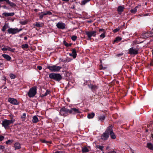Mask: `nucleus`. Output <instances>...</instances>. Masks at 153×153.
Masks as SVG:
<instances>
[{"instance_id": "4d7b16f0", "label": "nucleus", "mask_w": 153, "mask_h": 153, "mask_svg": "<svg viewBox=\"0 0 153 153\" xmlns=\"http://www.w3.org/2000/svg\"><path fill=\"white\" fill-rule=\"evenodd\" d=\"M5 1L6 2L7 1V0H0V2L3 1Z\"/></svg>"}, {"instance_id": "a211bd4d", "label": "nucleus", "mask_w": 153, "mask_h": 153, "mask_svg": "<svg viewBox=\"0 0 153 153\" xmlns=\"http://www.w3.org/2000/svg\"><path fill=\"white\" fill-rule=\"evenodd\" d=\"M72 53L73 55V57L75 59L77 55L76 53V50L75 48L73 49L72 50Z\"/></svg>"}, {"instance_id": "393cba45", "label": "nucleus", "mask_w": 153, "mask_h": 153, "mask_svg": "<svg viewBox=\"0 0 153 153\" xmlns=\"http://www.w3.org/2000/svg\"><path fill=\"white\" fill-rule=\"evenodd\" d=\"M82 152L85 153L89 152V150L87 147H84L82 148Z\"/></svg>"}, {"instance_id": "b1692460", "label": "nucleus", "mask_w": 153, "mask_h": 153, "mask_svg": "<svg viewBox=\"0 0 153 153\" xmlns=\"http://www.w3.org/2000/svg\"><path fill=\"white\" fill-rule=\"evenodd\" d=\"M15 149H18L21 148L20 145L19 143H16L14 144Z\"/></svg>"}, {"instance_id": "13d9d810", "label": "nucleus", "mask_w": 153, "mask_h": 153, "mask_svg": "<svg viewBox=\"0 0 153 153\" xmlns=\"http://www.w3.org/2000/svg\"><path fill=\"white\" fill-rule=\"evenodd\" d=\"M3 7L4 8H7V7H6V6L5 5H4V6H3Z\"/></svg>"}, {"instance_id": "a19ab883", "label": "nucleus", "mask_w": 153, "mask_h": 153, "mask_svg": "<svg viewBox=\"0 0 153 153\" xmlns=\"http://www.w3.org/2000/svg\"><path fill=\"white\" fill-rule=\"evenodd\" d=\"M35 26L38 27H40L42 26V24H40L39 23L36 22V24Z\"/></svg>"}, {"instance_id": "09e8293b", "label": "nucleus", "mask_w": 153, "mask_h": 153, "mask_svg": "<svg viewBox=\"0 0 153 153\" xmlns=\"http://www.w3.org/2000/svg\"><path fill=\"white\" fill-rule=\"evenodd\" d=\"M4 148V146L0 145V149L3 150Z\"/></svg>"}, {"instance_id": "49530a36", "label": "nucleus", "mask_w": 153, "mask_h": 153, "mask_svg": "<svg viewBox=\"0 0 153 153\" xmlns=\"http://www.w3.org/2000/svg\"><path fill=\"white\" fill-rule=\"evenodd\" d=\"M20 23L22 25H25L26 24V22L25 21L23 22H21Z\"/></svg>"}, {"instance_id": "7c9ffc66", "label": "nucleus", "mask_w": 153, "mask_h": 153, "mask_svg": "<svg viewBox=\"0 0 153 153\" xmlns=\"http://www.w3.org/2000/svg\"><path fill=\"white\" fill-rule=\"evenodd\" d=\"M29 47L28 45L27 44H25L22 45L21 46V47L22 48H27Z\"/></svg>"}, {"instance_id": "2f4dec72", "label": "nucleus", "mask_w": 153, "mask_h": 153, "mask_svg": "<svg viewBox=\"0 0 153 153\" xmlns=\"http://www.w3.org/2000/svg\"><path fill=\"white\" fill-rule=\"evenodd\" d=\"M64 44L65 45L66 47H69L71 46L72 44L71 43L68 44L67 42L65 41H63Z\"/></svg>"}, {"instance_id": "f3484780", "label": "nucleus", "mask_w": 153, "mask_h": 153, "mask_svg": "<svg viewBox=\"0 0 153 153\" xmlns=\"http://www.w3.org/2000/svg\"><path fill=\"white\" fill-rule=\"evenodd\" d=\"M6 2L12 7L16 6V5L14 3L10 1L9 0H7Z\"/></svg>"}, {"instance_id": "4468645a", "label": "nucleus", "mask_w": 153, "mask_h": 153, "mask_svg": "<svg viewBox=\"0 0 153 153\" xmlns=\"http://www.w3.org/2000/svg\"><path fill=\"white\" fill-rule=\"evenodd\" d=\"M15 13H2V15L4 16L5 17H7L8 16H12L14 15Z\"/></svg>"}, {"instance_id": "9b49d317", "label": "nucleus", "mask_w": 153, "mask_h": 153, "mask_svg": "<svg viewBox=\"0 0 153 153\" xmlns=\"http://www.w3.org/2000/svg\"><path fill=\"white\" fill-rule=\"evenodd\" d=\"M8 101L10 103L14 105H18L19 104V102L16 99L12 98H9Z\"/></svg>"}, {"instance_id": "bf43d9fd", "label": "nucleus", "mask_w": 153, "mask_h": 153, "mask_svg": "<svg viewBox=\"0 0 153 153\" xmlns=\"http://www.w3.org/2000/svg\"><path fill=\"white\" fill-rule=\"evenodd\" d=\"M63 1H68L69 0H62Z\"/></svg>"}, {"instance_id": "412c9836", "label": "nucleus", "mask_w": 153, "mask_h": 153, "mask_svg": "<svg viewBox=\"0 0 153 153\" xmlns=\"http://www.w3.org/2000/svg\"><path fill=\"white\" fill-rule=\"evenodd\" d=\"M32 122L33 123H37L39 121V120L36 116H34L33 117Z\"/></svg>"}, {"instance_id": "9d476101", "label": "nucleus", "mask_w": 153, "mask_h": 153, "mask_svg": "<svg viewBox=\"0 0 153 153\" xmlns=\"http://www.w3.org/2000/svg\"><path fill=\"white\" fill-rule=\"evenodd\" d=\"M22 30V29H18V28H10L7 30V31L9 34H15Z\"/></svg>"}, {"instance_id": "c9c22d12", "label": "nucleus", "mask_w": 153, "mask_h": 153, "mask_svg": "<svg viewBox=\"0 0 153 153\" xmlns=\"http://www.w3.org/2000/svg\"><path fill=\"white\" fill-rule=\"evenodd\" d=\"M10 78L11 79H14L16 77V76L15 74H10Z\"/></svg>"}, {"instance_id": "39448f33", "label": "nucleus", "mask_w": 153, "mask_h": 153, "mask_svg": "<svg viewBox=\"0 0 153 153\" xmlns=\"http://www.w3.org/2000/svg\"><path fill=\"white\" fill-rule=\"evenodd\" d=\"M59 113L61 115L65 116L67 115L68 113H70V110L65 107H63L60 110Z\"/></svg>"}, {"instance_id": "dca6fc26", "label": "nucleus", "mask_w": 153, "mask_h": 153, "mask_svg": "<svg viewBox=\"0 0 153 153\" xmlns=\"http://www.w3.org/2000/svg\"><path fill=\"white\" fill-rule=\"evenodd\" d=\"M88 86L89 88H90L92 90H94L97 88V87L96 85H94L91 84H88Z\"/></svg>"}, {"instance_id": "a18cd8bd", "label": "nucleus", "mask_w": 153, "mask_h": 153, "mask_svg": "<svg viewBox=\"0 0 153 153\" xmlns=\"http://www.w3.org/2000/svg\"><path fill=\"white\" fill-rule=\"evenodd\" d=\"M4 138V137L3 136H0V141H2Z\"/></svg>"}, {"instance_id": "f03ea898", "label": "nucleus", "mask_w": 153, "mask_h": 153, "mask_svg": "<svg viewBox=\"0 0 153 153\" xmlns=\"http://www.w3.org/2000/svg\"><path fill=\"white\" fill-rule=\"evenodd\" d=\"M13 121L12 120H5L2 121L1 124L5 129H8L10 128L9 125L10 124L13 123Z\"/></svg>"}, {"instance_id": "2eb2a0df", "label": "nucleus", "mask_w": 153, "mask_h": 153, "mask_svg": "<svg viewBox=\"0 0 153 153\" xmlns=\"http://www.w3.org/2000/svg\"><path fill=\"white\" fill-rule=\"evenodd\" d=\"M124 7L122 6H119L117 9V11L118 13L120 14L123 11Z\"/></svg>"}, {"instance_id": "7ed1b4c3", "label": "nucleus", "mask_w": 153, "mask_h": 153, "mask_svg": "<svg viewBox=\"0 0 153 153\" xmlns=\"http://www.w3.org/2000/svg\"><path fill=\"white\" fill-rule=\"evenodd\" d=\"M36 87L33 86L30 88L27 94L29 97H33L36 94Z\"/></svg>"}, {"instance_id": "603ef678", "label": "nucleus", "mask_w": 153, "mask_h": 153, "mask_svg": "<svg viewBox=\"0 0 153 153\" xmlns=\"http://www.w3.org/2000/svg\"><path fill=\"white\" fill-rule=\"evenodd\" d=\"M37 68L39 70H41L42 69V67L40 66H38L37 67Z\"/></svg>"}, {"instance_id": "f8f14e48", "label": "nucleus", "mask_w": 153, "mask_h": 153, "mask_svg": "<svg viewBox=\"0 0 153 153\" xmlns=\"http://www.w3.org/2000/svg\"><path fill=\"white\" fill-rule=\"evenodd\" d=\"M56 26L59 29H64L65 28L66 25L62 22H59L57 24Z\"/></svg>"}, {"instance_id": "473e14b6", "label": "nucleus", "mask_w": 153, "mask_h": 153, "mask_svg": "<svg viewBox=\"0 0 153 153\" xmlns=\"http://www.w3.org/2000/svg\"><path fill=\"white\" fill-rule=\"evenodd\" d=\"M90 1V0H83L81 2V5H84L86 3L89 1Z\"/></svg>"}, {"instance_id": "864d4df0", "label": "nucleus", "mask_w": 153, "mask_h": 153, "mask_svg": "<svg viewBox=\"0 0 153 153\" xmlns=\"http://www.w3.org/2000/svg\"><path fill=\"white\" fill-rule=\"evenodd\" d=\"M108 153H116V152L115 151H113L111 152Z\"/></svg>"}, {"instance_id": "c756f323", "label": "nucleus", "mask_w": 153, "mask_h": 153, "mask_svg": "<svg viewBox=\"0 0 153 153\" xmlns=\"http://www.w3.org/2000/svg\"><path fill=\"white\" fill-rule=\"evenodd\" d=\"M105 116L104 115H102L101 116L99 117H98V119L99 120L102 121H103L105 119Z\"/></svg>"}, {"instance_id": "de8ad7c7", "label": "nucleus", "mask_w": 153, "mask_h": 153, "mask_svg": "<svg viewBox=\"0 0 153 153\" xmlns=\"http://www.w3.org/2000/svg\"><path fill=\"white\" fill-rule=\"evenodd\" d=\"M123 53H119V54H117V55H116V56H118V57H119L120 56H122L123 55Z\"/></svg>"}, {"instance_id": "20e7f679", "label": "nucleus", "mask_w": 153, "mask_h": 153, "mask_svg": "<svg viewBox=\"0 0 153 153\" xmlns=\"http://www.w3.org/2000/svg\"><path fill=\"white\" fill-rule=\"evenodd\" d=\"M47 68L49 69L51 71L57 72L62 68V67L57 66L56 65H48Z\"/></svg>"}, {"instance_id": "5fc2aeb1", "label": "nucleus", "mask_w": 153, "mask_h": 153, "mask_svg": "<svg viewBox=\"0 0 153 153\" xmlns=\"http://www.w3.org/2000/svg\"><path fill=\"white\" fill-rule=\"evenodd\" d=\"M150 64L151 65H153V60L151 62Z\"/></svg>"}, {"instance_id": "6ab92c4d", "label": "nucleus", "mask_w": 153, "mask_h": 153, "mask_svg": "<svg viewBox=\"0 0 153 153\" xmlns=\"http://www.w3.org/2000/svg\"><path fill=\"white\" fill-rule=\"evenodd\" d=\"M147 147L149 149L153 150V144L151 143H147Z\"/></svg>"}, {"instance_id": "cd10ccee", "label": "nucleus", "mask_w": 153, "mask_h": 153, "mask_svg": "<svg viewBox=\"0 0 153 153\" xmlns=\"http://www.w3.org/2000/svg\"><path fill=\"white\" fill-rule=\"evenodd\" d=\"M138 7V6H136L135 8H134L131 9L130 10V12L131 13H135L137 11V9Z\"/></svg>"}, {"instance_id": "c03bdc74", "label": "nucleus", "mask_w": 153, "mask_h": 153, "mask_svg": "<svg viewBox=\"0 0 153 153\" xmlns=\"http://www.w3.org/2000/svg\"><path fill=\"white\" fill-rule=\"evenodd\" d=\"M120 28H116L113 30V31L114 33H116L118 31L120 30Z\"/></svg>"}, {"instance_id": "774afa93", "label": "nucleus", "mask_w": 153, "mask_h": 153, "mask_svg": "<svg viewBox=\"0 0 153 153\" xmlns=\"http://www.w3.org/2000/svg\"><path fill=\"white\" fill-rule=\"evenodd\" d=\"M152 55H153V50H152Z\"/></svg>"}, {"instance_id": "58836bf2", "label": "nucleus", "mask_w": 153, "mask_h": 153, "mask_svg": "<svg viewBox=\"0 0 153 153\" xmlns=\"http://www.w3.org/2000/svg\"><path fill=\"white\" fill-rule=\"evenodd\" d=\"M77 38V37L76 36H72L71 37V39H72V40L74 41H75L76 40Z\"/></svg>"}, {"instance_id": "0eeeda50", "label": "nucleus", "mask_w": 153, "mask_h": 153, "mask_svg": "<svg viewBox=\"0 0 153 153\" xmlns=\"http://www.w3.org/2000/svg\"><path fill=\"white\" fill-rule=\"evenodd\" d=\"M109 130L108 129V127L105 131V132L103 133L101 136V139L103 140H107L109 137Z\"/></svg>"}, {"instance_id": "f257e3e1", "label": "nucleus", "mask_w": 153, "mask_h": 153, "mask_svg": "<svg viewBox=\"0 0 153 153\" xmlns=\"http://www.w3.org/2000/svg\"><path fill=\"white\" fill-rule=\"evenodd\" d=\"M49 78L57 81H60L62 79L61 75L59 74L51 73L49 75Z\"/></svg>"}, {"instance_id": "ddd939ff", "label": "nucleus", "mask_w": 153, "mask_h": 153, "mask_svg": "<svg viewBox=\"0 0 153 153\" xmlns=\"http://www.w3.org/2000/svg\"><path fill=\"white\" fill-rule=\"evenodd\" d=\"M80 111L79 109L75 108H72L70 110V114H75L80 113Z\"/></svg>"}, {"instance_id": "4be33fe9", "label": "nucleus", "mask_w": 153, "mask_h": 153, "mask_svg": "<svg viewBox=\"0 0 153 153\" xmlns=\"http://www.w3.org/2000/svg\"><path fill=\"white\" fill-rule=\"evenodd\" d=\"M95 116V114L94 112H92L91 113L88 114L87 115V117L88 119H92Z\"/></svg>"}, {"instance_id": "6e6d98bb", "label": "nucleus", "mask_w": 153, "mask_h": 153, "mask_svg": "<svg viewBox=\"0 0 153 153\" xmlns=\"http://www.w3.org/2000/svg\"><path fill=\"white\" fill-rule=\"evenodd\" d=\"M27 39V37H26V36L25 37H24V39L25 40H26Z\"/></svg>"}, {"instance_id": "1a4fd4ad", "label": "nucleus", "mask_w": 153, "mask_h": 153, "mask_svg": "<svg viewBox=\"0 0 153 153\" xmlns=\"http://www.w3.org/2000/svg\"><path fill=\"white\" fill-rule=\"evenodd\" d=\"M139 50L138 48H134L132 47L128 49V53L131 55H136L138 53Z\"/></svg>"}, {"instance_id": "72a5a7b5", "label": "nucleus", "mask_w": 153, "mask_h": 153, "mask_svg": "<svg viewBox=\"0 0 153 153\" xmlns=\"http://www.w3.org/2000/svg\"><path fill=\"white\" fill-rule=\"evenodd\" d=\"M13 140H9L6 142V144L7 145L10 144L12 143Z\"/></svg>"}, {"instance_id": "f704fd0d", "label": "nucleus", "mask_w": 153, "mask_h": 153, "mask_svg": "<svg viewBox=\"0 0 153 153\" xmlns=\"http://www.w3.org/2000/svg\"><path fill=\"white\" fill-rule=\"evenodd\" d=\"M8 27V26L7 25L5 24L3 27L2 29V31H4Z\"/></svg>"}, {"instance_id": "c85d7f7f", "label": "nucleus", "mask_w": 153, "mask_h": 153, "mask_svg": "<svg viewBox=\"0 0 153 153\" xmlns=\"http://www.w3.org/2000/svg\"><path fill=\"white\" fill-rule=\"evenodd\" d=\"M21 119L22 121H25L26 118V114L25 113H24L21 117Z\"/></svg>"}, {"instance_id": "e433bc0d", "label": "nucleus", "mask_w": 153, "mask_h": 153, "mask_svg": "<svg viewBox=\"0 0 153 153\" xmlns=\"http://www.w3.org/2000/svg\"><path fill=\"white\" fill-rule=\"evenodd\" d=\"M96 147L97 148L99 149L102 151L103 148L104 147L103 146L100 145H97L96 146Z\"/></svg>"}, {"instance_id": "423d86ee", "label": "nucleus", "mask_w": 153, "mask_h": 153, "mask_svg": "<svg viewBox=\"0 0 153 153\" xmlns=\"http://www.w3.org/2000/svg\"><path fill=\"white\" fill-rule=\"evenodd\" d=\"M97 32L96 31H86L85 33L87 35L88 38V39L91 40V37L92 36H95Z\"/></svg>"}, {"instance_id": "e2e57ef3", "label": "nucleus", "mask_w": 153, "mask_h": 153, "mask_svg": "<svg viewBox=\"0 0 153 153\" xmlns=\"http://www.w3.org/2000/svg\"><path fill=\"white\" fill-rule=\"evenodd\" d=\"M100 63L101 64H102V61L101 60H100Z\"/></svg>"}, {"instance_id": "0e129e2a", "label": "nucleus", "mask_w": 153, "mask_h": 153, "mask_svg": "<svg viewBox=\"0 0 153 153\" xmlns=\"http://www.w3.org/2000/svg\"><path fill=\"white\" fill-rule=\"evenodd\" d=\"M152 137L153 139V134H152Z\"/></svg>"}, {"instance_id": "3c124183", "label": "nucleus", "mask_w": 153, "mask_h": 153, "mask_svg": "<svg viewBox=\"0 0 153 153\" xmlns=\"http://www.w3.org/2000/svg\"><path fill=\"white\" fill-rule=\"evenodd\" d=\"M2 50L3 51H7V48H3L2 49Z\"/></svg>"}, {"instance_id": "8fccbe9b", "label": "nucleus", "mask_w": 153, "mask_h": 153, "mask_svg": "<svg viewBox=\"0 0 153 153\" xmlns=\"http://www.w3.org/2000/svg\"><path fill=\"white\" fill-rule=\"evenodd\" d=\"M99 31L100 32L101 31L103 33H105V30L103 29H99Z\"/></svg>"}, {"instance_id": "79ce46f5", "label": "nucleus", "mask_w": 153, "mask_h": 153, "mask_svg": "<svg viewBox=\"0 0 153 153\" xmlns=\"http://www.w3.org/2000/svg\"><path fill=\"white\" fill-rule=\"evenodd\" d=\"M105 33H103L102 34L100 35V38H104L105 36Z\"/></svg>"}, {"instance_id": "37998d69", "label": "nucleus", "mask_w": 153, "mask_h": 153, "mask_svg": "<svg viewBox=\"0 0 153 153\" xmlns=\"http://www.w3.org/2000/svg\"><path fill=\"white\" fill-rule=\"evenodd\" d=\"M39 18L40 19H42V18L44 16L43 15V14L41 13H41H40L39 14Z\"/></svg>"}, {"instance_id": "ea45409f", "label": "nucleus", "mask_w": 153, "mask_h": 153, "mask_svg": "<svg viewBox=\"0 0 153 153\" xmlns=\"http://www.w3.org/2000/svg\"><path fill=\"white\" fill-rule=\"evenodd\" d=\"M7 47V50L8 51H11L12 52H14L15 50L14 49H12L11 48L9 47Z\"/></svg>"}, {"instance_id": "5701e85b", "label": "nucleus", "mask_w": 153, "mask_h": 153, "mask_svg": "<svg viewBox=\"0 0 153 153\" xmlns=\"http://www.w3.org/2000/svg\"><path fill=\"white\" fill-rule=\"evenodd\" d=\"M2 56L4 58L6 59L7 61H10L11 59V57L7 54H3Z\"/></svg>"}, {"instance_id": "69168bd1", "label": "nucleus", "mask_w": 153, "mask_h": 153, "mask_svg": "<svg viewBox=\"0 0 153 153\" xmlns=\"http://www.w3.org/2000/svg\"><path fill=\"white\" fill-rule=\"evenodd\" d=\"M7 88V87L6 86H5L4 88V89H5Z\"/></svg>"}, {"instance_id": "aec40b11", "label": "nucleus", "mask_w": 153, "mask_h": 153, "mask_svg": "<svg viewBox=\"0 0 153 153\" xmlns=\"http://www.w3.org/2000/svg\"><path fill=\"white\" fill-rule=\"evenodd\" d=\"M41 13L43 14V15L45 16L46 15H52V13L50 11H48L45 12H42Z\"/></svg>"}, {"instance_id": "338daca9", "label": "nucleus", "mask_w": 153, "mask_h": 153, "mask_svg": "<svg viewBox=\"0 0 153 153\" xmlns=\"http://www.w3.org/2000/svg\"><path fill=\"white\" fill-rule=\"evenodd\" d=\"M148 131V130H147L146 131V132H147V131Z\"/></svg>"}, {"instance_id": "6e6552de", "label": "nucleus", "mask_w": 153, "mask_h": 153, "mask_svg": "<svg viewBox=\"0 0 153 153\" xmlns=\"http://www.w3.org/2000/svg\"><path fill=\"white\" fill-rule=\"evenodd\" d=\"M112 125L108 127V129L109 130V135H110L111 138L112 139H115L116 137L115 134L113 132L112 129Z\"/></svg>"}, {"instance_id": "4c0bfd02", "label": "nucleus", "mask_w": 153, "mask_h": 153, "mask_svg": "<svg viewBox=\"0 0 153 153\" xmlns=\"http://www.w3.org/2000/svg\"><path fill=\"white\" fill-rule=\"evenodd\" d=\"M100 69L101 70H105L106 69L107 67H103L102 65V64H101L100 65Z\"/></svg>"}, {"instance_id": "052dcab7", "label": "nucleus", "mask_w": 153, "mask_h": 153, "mask_svg": "<svg viewBox=\"0 0 153 153\" xmlns=\"http://www.w3.org/2000/svg\"><path fill=\"white\" fill-rule=\"evenodd\" d=\"M69 55L70 56H72L73 57V55H72V53H69Z\"/></svg>"}, {"instance_id": "a878e982", "label": "nucleus", "mask_w": 153, "mask_h": 153, "mask_svg": "<svg viewBox=\"0 0 153 153\" xmlns=\"http://www.w3.org/2000/svg\"><path fill=\"white\" fill-rule=\"evenodd\" d=\"M122 39L120 37L118 36L116 37L114 41V43L115 42H118L121 40Z\"/></svg>"}, {"instance_id": "bb28decb", "label": "nucleus", "mask_w": 153, "mask_h": 153, "mask_svg": "<svg viewBox=\"0 0 153 153\" xmlns=\"http://www.w3.org/2000/svg\"><path fill=\"white\" fill-rule=\"evenodd\" d=\"M50 91L48 90H47L46 91V92L45 93H44V94H42V97H44L47 96L48 94H50Z\"/></svg>"}, {"instance_id": "680f3d73", "label": "nucleus", "mask_w": 153, "mask_h": 153, "mask_svg": "<svg viewBox=\"0 0 153 153\" xmlns=\"http://www.w3.org/2000/svg\"><path fill=\"white\" fill-rule=\"evenodd\" d=\"M59 153V152L56 151V152H55L54 153Z\"/></svg>"}]
</instances>
